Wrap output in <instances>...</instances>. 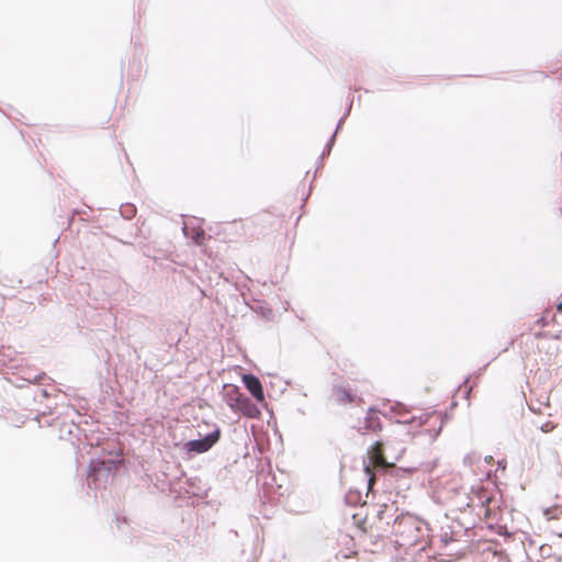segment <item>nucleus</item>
<instances>
[{"label":"nucleus","instance_id":"7ed1b4c3","mask_svg":"<svg viewBox=\"0 0 562 562\" xmlns=\"http://www.w3.org/2000/svg\"><path fill=\"white\" fill-rule=\"evenodd\" d=\"M220 437L221 429L216 428L203 439L188 441L184 448L188 452L203 453L209 451L220 440Z\"/></svg>","mask_w":562,"mask_h":562},{"label":"nucleus","instance_id":"f03ea898","mask_svg":"<svg viewBox=\"0 0 562 562\" xmlns=\"http://www.w3.org/2000/svg\"><path fill=\"white\" fill-rule=\"evenodd\" d=\"M369 463L364 465V470L369 475V486L371 487L375 481V476L372 471L373 468H389L392 464L387 463L384 457V445L381 441H376L369 450H368Z\"/></svg>","mask_w":562,"mask_h":562},{"label":"nucleus","instance_id":"1a4fd4ad","mask_svg":"<svg viewBox=\"0 0 562 562\" xmlns=\"http://www.w3.org/2000/svg\"><path fill=\"white\" fill-rule=\"evenodd\" d=\"M363 427L361 429H364L367 431L375 432L378 430H381V422L378 413L373 409H369L367 413V416L363 420Z\"/></svg>","mask_w":562,"mask_h":562},{"label":"nucleus","instance_id":"0eeeda50","mask_svg":"<svg viewBox=\"0 0 562 562\" xmlns=\"http://www.w3.org/2000/svg\"><path fill=\"white\" fill-rule=\"evenodd\" d=\"M335 402L339 405H348L352 403H361L362 400L351 393V390L346 386H336L334 389Z\"/></svg>","mask_w":562,"mask_h":562},{"label":"nucleus","instance_id":"6e6552de","mask_svg":"<svg viewBox=\"0 0 562 562\" xmlns=\"http://www.w3.org/2000/svg\"><path fill=\"white\" fill-rule=\"evenodd\" d=\"M233 393L235 397H232V400H235L236 404H231V406L241 411L245 415L252 417L254 411H256V408L250 404L249 400L244 396L236 387L233 390Z\"/></svg>","mask_w":562,"mask_h":562},{"label":"nucleus","instance_id":"9d476101","mask_svg":"<svg viewBox=\"0 0 562 562\" xmlns=\"http://www.w3.org/2000/svg\"><path fill=\"white\" fill-rule=\"evenodd\" d=\"M543 514L547 517L548 525L553 520L560 521L562 519V502L546 508Z\"/></svg>","mask_w":562,"mask_h":562},{"label":"nucleus","instance_id":"4468645a","mask_svg":"<svg viewBox=\"0 0 562 562\" xmlns=\"http://www.w3.org/2000/svg\"><path fill=\"white\" fill-rule=\"evenodd\" d=\"M558 311L562 312V302L558 305Z\"/></svg>","mask_w":562,"mask_h":562},{"label":"nucleus","instance_id":"39448f33","mask_svg":"<svg viewBox=\"0 0 562 562\" xmlns=\"http://www.w3.org/2000/svg\"><path fill=\"white\" fill-rule=\"evenodd\" d=\"M243 382L246 389L258 402H262L265 400L262 385L257 376L252 374H245L243 376Z\"/></svg>","mask_w":562,"mask_h":562},{"label":"nucleus","instance_id":"f8f14e48","mask_svg":"<svg viewBox=\"0 0 562 562\" xmlns=\"http://www.w3.org/2000/svg\"><path fill=\"white\" fill-rule=\"evenodd\" d=\"M557 427L555 424H553L552 422H547L544 424L541 425L540 429L542 432H550L552 431L554 428Z\"/></svg>","mask_w":562,"mask_h":562},{"label":"nucleus","instance_id":"9b49d317","mask_svg":"<svg viewBox=\"0 0 562 562\" xmlns=\"http://www.w3.org/2000/svg\"><path fill=\"white\" fill-rule=\"evenodd\" d=\"M548 529L553 536H557L562 539V519L560 521H551V524L548 525Z\"/></svg>","mask_w":562,"mask_h":562},{"label":"nucleus","instance_id":"20e7f679","mask_svg":"<svg viewBox=\"0 0 562 562\" xmlns=\"http://www.w3.org/2000/svg\"><path fill=\"white\" fill-rule=\"evenodd\" d=\"M404 423L411 424L413 426V428H423L428 424H431L432 426L440 424L439 427H441L440 416L436 413H430V414L424 413L417 417H413L409 420H405ZM439 430H440V428H438V430L426 428L422 432L428 434V435H437L439 432Z\"/></svg>","mask_w":562,"mask_h":562},{"label":"nucleus","instance_id":"423d86ee","mask_svg":"<svg viewBox=\"0 0 562 562\" xmlns=\"http://www.w3.org/2000/svg\"><path fill=\"white\" fill-rule=\"evenodd\" d=\"M479 498L481 501L482 507L484 508V518L493 519L496 516V512L498 506L495 505L494 496L488 494L485 490L480 492Z\"/></svg>","mask_w":562,"mask_h":562},{"label":"nucleus","instance_id":"ddd939ff","mask_svg":"<svg viewBox=\"0 0 562 562\" xmlns=\"http://www.w3.org/2000/svg\"><path fill=\"white\" fill-rule=\"evenodd\" d=\"M205 233L203 229H199L195 232V234L192 236V238L198 243L201 244L204 239Z\"/></svg>","mask_w":562,"mask_h":562},{"label":"nucleus","instance_id":"f257e3e1","mask_svg":"<svg viewBox=\"0 0 562 562\" xmlns=\"http://www.w3.org/2000/svg\"><path fill=\"white\" fill-rule=\"evenodd\" d=\"M392 537L395 546L404 550L413 547L424 549L428 542V528L413 515H401L393 522Z\"/></svg>","mask_w":562,"mask_h":562}]
</instances>
